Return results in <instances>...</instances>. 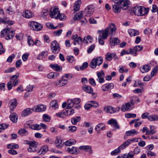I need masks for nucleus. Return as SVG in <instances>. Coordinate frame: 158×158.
Returning a JSON list of instances; mask_svg holds the SVG:
<instances>
[{"label":"nucleus","instance_id":"obj_1","mask_svg":"<svg viewBox=\"0 0 158 158\" xmlns=\"http://www.w3.org/2000/svg\"><path fill=\"white\" fill-rule=\"evenodd\" d=\"M116 28L115 25L114 23L110 24L109 27L106 28L102 33V37L103 39H106L107 37L109 34L111 35V36L115 34Z\"/></svg>","mask_w":158,"mask_h":158},{"label":"nucleus","instance_id":"obj_2","mask_svg":"<svg viewBox=\"0 0 158 158\" xmlns=\"http://www.w3.org/2000/svg\"><path fill=\"white\" fill-rule=\"evenodd\" d=\"M149 10L148 8L146 9L142 6H136L134 8L133 12L135 15L142 16L147 14Z\"/></svg>","mask_w":158,"mask_h":158},{"label":"nucleus","instance_id":"obj_3","mask_svg":"<svg viewBox=\"0 0 158 158\" xmlns=\"http://www.w3.org/2000/svg\"><path fill=\"white\" fill-rule=\"evenodd\" d=\"M81 101V99L79 98H76L73 99H68L67 109L71 108L73 106H74L75 108L77 109H79L81 108V106L79 105V104L80 102Z\"/></svg>","mask_w":158,"mask_h":158},{"label":"nucleus","instance_id":"obj_4","mask_svg":"<svg viewBox=\"0 0 158 158\" xmlns=\"http://www.w3.org/2000/svg\"><path fill=\"white\" fill-rule=\"evenodd\" d=\"M14 35V31L9 28L5 29L1 31V36L4 37L5 36V39L6 40L12 38Z\"/></svg>","mask_w":158,"mask_h":158},{"label":"nucleus","instance_id":"obj_5","mask_svg":"<svg viewBox=\"0 0 158 158\" xmlns=\"http://www.w3.org/2000/svg\"><path fill=\"white\" fill-rule=\"evenodd\" d=\"M103 58L100 56L93 59L89 64V66L93 68H95L97 65L99 66L103 62Z\"/></svg>","mask_w":158,"mask_h":158},{"label":"nucleus","instance_id":"obj_6","mask_svg":"<svg viewBox=\"0 0 158 158\" xmlns=\"http://www.w3.org/2000/svg\"><path fill=\"white\" fill-rule=\"evenodd\" d=\"M28 24L31 29L36 31L41 30L43 28L41 24L35 22H30Z\"/></svg>","mask_w":158,"mask_h":158},{"label":"nucleus","instance_id":"obj_7","mask_svg":"<svg viewBox=\"0 0 158 158\" xmlns=\"http://www.w3.org/2000/svg\"><path fill=\"white\" fill-rule=\"evenodd\" d=\"M51 49L53 53L57 54L59 52L60 46L56 40H54L52 42Z\"/></svg>","mask_w":158,"mask_h":158},{"label":"nucleus","instance_id":"obj_8","mask_svg":"<svg viewBox=\"0 0 158 158\" xmlns=\"http://www.w3.org/2000/svg\"><path fill=\"white\" fill-rule=\"evenodd\" d=\"M129 2V0H120L119 2H117V3L120 5L122 9L124 10H126L128 8Z\"/></svg>","mask_w":158,"mask_h":158},{"label":"nucleus","instance_id":"obj_9","mask_svg":"<svg viewBox=\"0 0 158 158\" xmlns=\"http://www.w3.org/2000/svg\"><path fill=\"white\" fill-rule=\"evenodd\" d=\"M108 124H110L111 125L112 127L114 128V130L116 129H120V126L118 123L117 120L114 119H111L108 121L107 122Z\"/></svg>","mask_w":158,"mask_h":158},{"label":"nucleus","instance_id":"obj_10","mask_svg":"<svg viewBox=\"0 0 158 158\" xmlns=\"http://www.w3.org/2000/svg\"><path fill=\"white\" fill-rule=\"evenodd\" d=\"M99 106V104L95 101H91L86 103L85 106V109L89 110L91 107H97Z\"/></svg>","mask_w":158,"mask_h":158},{"label":"nucleus","instance_id":"obj_11","mask_svg":"<svg viewBox=\"0 0 158 158\" xmlns=\"http://www.w3.org/2000/svg\"><path fill=\"white\" fill-rule=\"evenodd\" d=\"M97 75L98 78L96 80L99 83H102L105 82L104 79L105 74L103 71L97 72Z\"/></svg>","mask_w":158,"mask_h":158},{"label":"nucleus","instance_id":"obj_12","mask_svg":"<svg viewBox=\"0 0 158 158\" xmlns=\"http://www.w3.org/2000/svg\"><path fill=\"white\" fill-rule=\"evenodd\" d=\"M60 12V11L58 8L54 7L53 9H51L49 15L52 18H54L56 19V17L58 16Z\"/></svg>","mask_w":158,"mask_h":158},{"label":"nucleus","instance_id":"obj_13","mask_svg":"<svg viewBox=\"0 0 158 158\" xmlns=\"http://www.w3.org/2000/svg\"><path fill=\"white\" fill-rule=\"evenodd\" d=\"M94 7L92 5H90L87 7L85 10V15L86 16H89L91 15L94 11Z\"/></svg>","mask_w":158,"mask_h":158},{"label":"nucleus","instance_id":"obj_14","mask_svg":"<svg viewBox=\"0 0 158 158\" xmlns=\"http://www.w3.org/2000/svg\"><path fill=\"white\" fill-rule=\"evenodd\" d=\"M114 85L112 83H107L102 85V89L104 91H106L111 89L114 88Z\"/></svg>","mask_w":158,"mask_h":158},{"label":"nucleus","instance_id":"obj_15","mask_svg":"<svg viewBox=\"0 0 158 158\" xmlns=\"http://www.w3.org/2000/svg\"><path fill=\"white\" fill-rule=\"evenodd\" d=\"M67 84L65 81L63 80L62 78L58 81H55L54 84L55 86L60 87L65 86Z\"/></svg>","mask_w":158,"mask_h":158},{"label":"nucleus","instance_id":"obj_16","mask_svg":"<svg viewBox=\"0 0 158 158\" xmlns=\"http://www.w3.org/2000/svg\"><path fill=\"white\" fill-rule=\"evenodd\" d=\"M66 151L68 152L75 155L77 154L79 152V150L76 147H73L72 148L68 147L66 149Z\"/></svg>","mask_w":158,"mask_h":158},{"label":"nucleus","instance_id":"obj_17","mask_svg":"<svg viewBox=\"0 0 158 158\" xmlns=\"http://www.w3.org/2000/svg\"><path fill=\"white\" fill-rule=\"evenodd\" d=\"M112 57L114 58L115 59H118V57L116 56V54L114 53H110V52H108L106 55V59L107 60L109 61H110L112 60Z\"/></svg>","mask_w":158,"mask_h":158},{"label":"nucleus","instance_id":"obj_18","mask_svg":"<svg viewBox=\"0 0 158 158\" xmlns=\"http://www.w3.org/2000/svg\"><path fill=\"white\" fill-rule=\"evenodd\" d=\"M48 150V147L47 145H44L41 147L40 150L38 151V153L39 155H44Z\"/></svg>","mask_w":158,"mask_h":158},{"label":"nucleus","instance_id":"obj_19","mask_svg":"<svg viewBox=\"0 0 158 158\" xmlns=\"http://www.w3.org/2000/svg\"><path fill=\"white\" fill-rule=\"evenodd\" d=\"M82 90L87 93L94 94L93 90L92 88L90 86L84 85L82 87Z\"/></svg>","mask_w":158,"mask_h":158},{"label":"nucleus","instance_id":"obj_20","mask_svg":"<svg viewBox=\"0 0 158 158\" xmlns=\"http://www.w3.org/2000/svg\"><path fill=\"white\" fill-rule=\"evenodd\" d=\"M23 16L26 18L29 19L33 16V14L31 11L26 10L23 12Z\"/></svg>","mask_w":158,"mask_h":158},{"label":"nucleus","instance_id":"obj_21","mask_svg":"<svg viewBox=\"0 0 158 158\" xmlns=\"http://www.w3.org/2000/svg\"><path fill=\"white\" fill-rule=\"evenodd\" d=\"M128 32L131 36H136L139 34V31L134 29H129Z\"/></svg>","mask_w":158,"mask_h":158},{"label":"nucleus","instance_id":"obj_22","mask_svg":"<svg viewBox=\"0 0 158 158\" xmlns=\"http://www.w3.org/2000/svg\"><path fill=\"white\" fill-rule=\"evenodd\" d=\"M81 3V0H78L75 2L73 7V10L75 11H77L79 10Z\"/></svg>","mask_w":158,"mask_h":158},{"label":"nucleus","instance_id":"obj_23","mask_svg":"<svg viewBox=\"0 0 158 158\" xmlns=\"http://www.w3.org/2000/svg\"><path fill=\"white\" fill-rule=\"evenodd\" d=\"M111 37L110 41V45L111 46H114L115 45H118L119 43V40L117 38H114L113 39H112Z\"/></svg>","mask_w":158,"mask_h":158},{"label":"nucleus","instance_id":"obj_24","mask_svg":"<svg viewBox=\"0 0 158 158\" xmlns=\"http://www.w3.org/2000/svg\"><path fill=\"white\" fill-rule=\"evenodd\" d=\"M151 69V66L148 64H146L142 66L140 69L141 72L142 73L148 72Z\"/></svg>","mask_w":158,"mask_h":158},{"label":"nucleus","instance_id":"obj_25","mask_svg":"<svg viewBox=\"0 0 158 158\" xmlns=\"http://www.w3.org/2000/svg\"><path fill=\"white\" fill-rule=\"evenodd\" d=\"M106 127L105 125L103 123H100L98 124L95 128L96 131H102L105 129Z\"/></svg>","mask_w":158,"mask_h":158},{"label":"nucleus","instance_id":"obj_26","mask_svg":"<svg viewBox=\"0 0 158 158\" xmlns=\"http://www.w3.org/2000/svg\"><path fill=\"white\" fill-rule=\"evenodd\" d=\"M50 67L56 71H60L62 70V67L57 64H52L50 65Z\"/></svg>","mask_w":158,"mask_h":158},{"label":"nucleus","instance_id":"obj_27","mask_svg":"<svg viewBox=\"0 0 158 158\" xmlns=\"http://www.w3.org/2000/svg\"><path fill=\"white\" fill-rule=\"evenodd\" d=\"M33 111V110L31 108H27L25 109L22 113V116H27L31 113Z\"/></svg>","mask_w":158,"mask_h":158},{"label":"nucleus","instance_id":"obj_28","mask_svg":"<svg viewBox=\"0 0 158 158\" xmlns=\"http://www.w3.org/2000/svg\"><path fill=\"white\" fill-rule=\"evenodd\" d=\"M62 141L60 138L59 137H56V140H55V143L56 146L58 148H61L63 146L62 144Z\"/></svg>","mask_w":158,"mask_h":158},{"label":"nucleus","instance_id":"obj_29","mask_svg":"<svg viewBox=\"0 0 158 158\" xmlns=\"http://www.w3.org/2000/svg\"><path fill=\"white\" fill-rule=\"evenodd\" d=\"M122 9V8L117 3L114 5L113 6V10L116 13H119Z\"/></svg>","mask_w":158,"mask_h":158},{"label":"nucleus","instance_id":"obj_30","mask_svg":"<svg viewBox=\"0 0 158 158\" xmlns=\"http://www.w3.org/2000/svg\"><path fill=\"white\" fill-rule=\"evenodd\" d=\"M76 143V140L74 139H72L65 141L64 144L65 146H69L75 144Z\"/></svg>","mask_w":158,"mask_h":158},{"label":"nucleus","instance_id":"obj_31","mask_svg":"<svg viewBox=\"0 0 158 158\" xmlns=\"http://www.w3.org/2000/svg\"><path fill=\"white\" fill-rule=\"evenodd\" d=\"M73 77L72 74L71 73L66 74L63 75L61 78L63 80H64L66 81V83H68V81L69 79H71Z\"/></svg>","mask_w":158,"mask_h":158},{"label":"nucleus","instance_id":"obj_32","mask_svg":"<svg viewBox=\"0 0 158 158\" xmlns=\"http://www.w3.org/2000/svg\"><path fill=\"white\" fill-rule=\"evenodd\" d=\"M138 134V132L135 129L127 131L125 134L127 136H132Z\"/></svg>","mask_w":158,"mask_h":158},{"label":"nucleus","instance_id":"obj_33","mask_svg":"<svg viewBox=\"0 0 158 158\" xmlns=\"http://www.w3.org/2000/svg\"><path fill=\"white\" fill-rule=\"evenodd\" d=\"M59 76V74L57 73H50L47 75V77L49 79L55 78H57Z\"/></svg>","mask_w":158,"mask_h":158},{"label":"nucleus","instance_id":"obj_34","mask_svg":"<svg viewBox=\"0 0 158 158\" xmlns=\"http://www.w3.org/2000/svg\"><path fill=\"white\" fill-rule=\"evenodd\" d=\"M10 103V108L11 110H13L16 106L17 100L15 99L11 100Z\"/></svg>","mask_w":158,"mask_h":158},{"label":"nucleus","instance_id":"obj_35","mask_svg":"<svg viewBox=\"0 0 158 158\" xmlns=\"http://www.w3.org/2000/svg\"><path fill=\"white\" fill-rule=\"evenodd\" d=\"M15 8L11 6H9L6 10V13L10 15H12L15 13Z\"/></svg>","mask_w":158,"mask_h":158},{"label":"nucleus","instance_id":"obj_36","mask_svg":"<svg viewBox=\"0 0 158 158\" xmlns=\"http://www.w3.org/2000/svg\"><path fill=\"white\" fill-rule=\"evenodd\" d=\"M10 118L13 122L15 123L18 120V116L15 113H12L10 115Z\"/></svg>","mask_w":158,"mask_h":158},{"label":"nucleus","instance_id":"obj_37","mask_svg":"<svg viewBox=\"0 0 158 158\" xmlns=\"http://www.w3.org/2000/svg\"><path fill=\"white\" fill-rule=\"evenodd\" d=\"M131 107V104L129 103H126L123 105L121 108V110L123 112L128 110Z\"/></svg>","mask_w":158,"mask_h":158},{"label":"nucleus","instance_id":"obj_38","mask_svg":"<svg viewBox=\"0 0 158 158\" xmlns=\"http://www.w3.org/2000/svg\"><path fill=\"white\" fill-rule=\"evenodd\" d=\"M131 143V140L128 139L124 142L123 144L119 146V148L122 149H124L125 148L128 146Z\"/></svg>","mask_w":158,"mask_h":158},{"label":"nucleus","instance_id":"obj_39","mask_svg":"<svg viewBox=\"0 0 158 158\" xmlns=\"http://www.w3.org/2000/svg\"><path fill=\"white\" fill-rule=\"evenodd\" d=\"M105 111L107 113L110 114L114 113L113 110V108L110 106H106L104 108Z\"/></svg>","mask_w":158,"mask_h":158},{"label":"nucleus","instance_id":"obj_40","mask_svg":"<svg viewBox=\"0 0 158 158\" xmlns=\"http://www.w3.org/2000/svg\"><path fill=\"white\" fill-rule=\"evenodd\" d=\"M148 120L151 121H157L158 120V115L154 114L149 116Z\"/></svg>","mask_w":158,"mask_h":158},{"label":"nucleus","instance_id":"obj_41","mask_svg":"<svg viewBox=\"0 0 158 158\" xmlns=\"http://www.w3.org/2000/svg\"><path fill=\"white\" fill-rule=\"evenodd\" d=\"M79 149L81 150L86 151L90 150L91 149V147L89 145H84L80 146Z\"/></svg>","mask_w":158,"mask_h":158},{"label":"nucleus","instance_id":"obj_42","mask_svg":"<svg viewBox=\"0 0 158 158\" xmlns=\"http://www.w3.org/2000/svg\"><path fill=\"white\" fill-rule=\"evenodd\" d=\"M81 120V117L80 116H77L75 118H73L71 119V121L73 125H76L78 122Z\"/></svg>","mask_w":158,"mask_h":158},{"label":"nucleus","instance_id":"obj_43","mask_svg":"<svg viewBox=\"0 0 158 158\" xmlns=\"http://www.w3.org/2000/svg\"><path fill=\"white\" fill-rule=\"evenodd\" d=\"M18 133L22 135H27L28 134L27 131L24 129H21L19 130Z\"/></svg>","mask_w":158,"mask_h":158},{"label":"nucleus","instance_id":"obj_44","mask_svg":"<svg viewBox=\"0 0 158 158\" xmlns=\"http://www.w3.org/2000/svg\"><path fill=\"white\" fill-rule=\"evenodd\" d=\"M19 147V145L17 144H15L14 143H11L10 144H9L7 146V148H10V149H17Z\"/></svg>","mask_w":158,"mask_h":158},{"label":"nucleus","instance_id":"obj_45","mask_svg":"<svg viewBox=\"0 0 158 158\" xmlns=\"http://www.w3.org/2000/svg\"><path fill=\"white\" fill-rule=\"evenodd\" d=\"M150 130H149L148 132H149L150 135H151L155 133L156 131L155 130V128L154 126L150 125L149 126Z\"/></svg>","mask_w":158,"mask_h":158},{"label":"nucleus","instance_id":"obj_46","mask_svg":"<svg viewBox=\"0 0 158 158\" xmlns=\"http://www.w3.org/2000/svg\"><path fill=\"white\" fill-rule=\"evenodd\" d=\"M50 105L54 109H56L58 108V105L56 100H53L51 101L50 102Z\"/></svg>","mask_w":158,"mask_h":158},{"label":"nucleus","instance_id":"obj_47","mask_svg":"<svg viewBox=\"0 0 158 158\" xmlns=\"http://www.w3.org/2000/svg\"><path fill=\"white\" fill-rule=\"evenodd\" d=\"M29 127L32 129L34 130H38L41 129V127L40 125L37 124H33L31 125Z\"/></svg>","mask_w":158,"mask_h":158},{"label":"nucleus","instance_id":"obj_48","mask_svg":"<svg viewBox=\"0 0 158 158\" xmlns=\"http://www.w3.org/2000/svg\"><path fill=\"white\" fill-rule=\"evenodd\" d=\"M134 153L132 152H130L127 155L124 154L123 155L124 158H134Z\"/></svg>","mask_w":158,"mask_h":158},{"label":"nucleus","instance_id":"obj_49","mask_svg":"<svg viewBox=\"0 0 158 158\" xmlns=\"http://www.w3.org/2000/svg\"><path fill=\"white\" fill-rule=\"evenodd\" d=\"M83 13L82 11H81L78 12L77 14V16L75 15L74 17L75 20H77L78 19H81L83 17Z\"/></svg>","mask_w":158,"mask_h":158},{"label":"nucleus","instance_id":"obj_50","mask_svg":"<svg viewBox=\"0 0 158 158\" xmlns=\"http://www.w3.org/2000/svg\"><path fill=\"white\" fill-rule=\"evenodd\" d=\"M43 119L45 122H49L51 119V117L48 115L44 114L43 115Z\"/></svg>","mask_w":158,"mask_h":158},{"label":"nucleus","instance_id":"obj_51","mask_svg":"<svg viewBox=\"0 0 158 158\" xmlns=\"http://www.w3.org/2000/svg\"><path fill=\"white\" fill-rule=\"evenodd\" d=\"M121 149L120 148H119V147L118 148L112 151L110 153L111 155H115L118 154L121 151L120 150Z\"/></svg>","mask_w":158,"mask_h":158},{"label":"nucleus","instance_id":"obj_52","mask_svg":"<svg viewBox=\"0 0 158 158\" xmlns=\"http://www.w3.org/2000/svg\"><path fill=\"white\" fill-rule=\"evenodd\" d=\"M77 130V127L75 126H69L67 128L68 131L70 132H73Z\"/></svg>","mask_w":158,"mask_h":158},{"label":"nucleus","instance_id":"obj_53","mask_svg":"<svg viewBox=\"0 0 158 158\" xmlns=\"http://www.w3.org/2000/svg\"><path fill=\"white\" fill-rule=\"evenodd\" d=\"M28 43L30 46H33L35 44V43L32 39L31 36H29L28 38Z\"/></svg>","mask_w":158,"mask_h":158},{"label":"nucleus","instance_id":"obj_54","mask_svg":"<svg viewBox=\"0 0 158 158\" xmlns=\"http://www.w3.org/2000/svg\"><path fill=\"white\" fill-rule=\"evenodd\" d=\"M66 18V16L64 14H60V13L57 17H56V19H59L60 20H65Z\"/></svg>","mask_w":158,"mask_h":158},{"label":"nucleus","instance_id":"obj_55","mask_svg":"<svg viewBox=\"0 0 158 158\" xmlns=\"http://www.w3.org/2000/svg\"><path fill=\"white\" fill-rule=\"evenodd\" d=\"M143 46L141 45H137L134 47V49L137 52V51H140L143 49Z\"/></svg>","mask_w":158,"mask_h":158},{"label":"nucleus","instance_id":"obj_56","mask_svg":"<svg viewBox=\"0 0 158 158\" xmlns=\"http://www.w3.org/2000/svg\"><path fill=\"white\" fill-rule=\"evenodd\" d=\"M129 52V54L133 55L134 56H136L137 55V54L135 50L134 49V47L132 49L130 48L128 50Z\"/></svg>","mask_w":158,"mask_h":158},{"label":"nucleus","instance_id":"obj_57","mask_svg":"<svg viewBox=\"0 0 158 158\" xmlns=\"http://www.w3.org/2000/svg\"><path fill=\"white\" fill-rule=\"evenodd\" d=\"M37 148L36 146H31L28 148V150L30 152H34L37 150Z\"/></svg>","mask_w":158,"mask_h":158},{"label":"nucleus","instance_id":"obj_58","mask_svg":"<svg viewBox=\"0 0 158 158\" xmlns=\"http://www.w3.org/2000/svg\"><path fill=\"white\" fill-rule=\"evenodd\" d=\"M62 31V30L61 29L54 31L53 32L54 35L55 36H60L61 34Z\"/></svg>","mask_w":158,"mask_h":158},{"label":"nucleus","instance_id":"obj_59","mask_svg":"<svg viewBox=\"0 0 158 158\" xmlns=\"http://www.w3.org/2000/svg\"><path fill=\"white\" fill-rule=\"evenodd\" d=\"M95 47V45L94 44L91 45L89 47L88 49L87 52L88 53H91L94 50Z\"/></svg>","mask_w":158,"mask_h":158},{"label":"nucleus","instance_id":"obj_60","mask_svg":"<svg viewBox=\"0 0 158 158\" xmlns=\"http://www.w3.org/2000/svg\"><path fill=\"white\" fill-rule=\"evenodd\" d=\"M4 21H5V22H4L3 23L6 24H9L10 25H13L14 24V22L12 20H8L4 19Z\"/></svg>","mask_w":158,"mask_h":158},{"label":"nucleus","instance_id":"obj_61","mask_svg":"<svg viewBox=\"0 0 158 158\" xmlns=\"http://www.w3.org/2000/svg\"><path fill=\"white\" fill-rule=\"evenodd\" d=\"M152 12L153 13L157 12L158 14V7L155 5H153L152 6V9L151 10Z\"/></svg>","mask_w":158,"mask_h":158},{"label":"nucleus","instance_id":"obj_62","mask_svg":"<svg viewBox=\"0 0 158 158\" xmlns=\"http://www.w3.org/2000/svg\"><path fill=\"white\" fill-rule=\"evenodd\" d=\"M142 132L143 133H144L146 132L145 134L146 135H150L149 132H148L149 129L147 127H143L142 130Z\"/></svg>","mask_w":158,"mask_h":158},{"label":"nucleus","instance_id":"obj_63","mask_svg":"<svg viewBox=\"0 0 158 158\" xmlns=\"http://www.w3.org/2000/svg\"><path fill=\"white\" fill-rule=\"evenodd\" d=\"M158 70V66L155 67L153 69L151 73L152 77H153L156 73L157 71Z\"/></svg>","mask_w":158,"mask_h":158},{"label":"nucleus","instance_id":"obj_64","mask_svg":"<svg viewBox=\"0 0 158 158\" xmlns=\"http://www.w3.org/2000/svg\"><path fill=\"white\" fill-rule=\"evenodd\" d=\"M66 59L69 62L72 63L74 60V58L73 56H67Z\"/></svg>","mask_w":158,"mask_h":158}]
</instances>
